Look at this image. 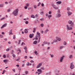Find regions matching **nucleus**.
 <instances>
[{"label":"nucleus","instance_id":"57","mask_svg":"<svg viewBox=\"0 0 75 75\" xmlns=\"http://www.w3.org/2000/svg\"><path fill=\"white\" fill-rule=\"evenodd\" d=\"M0 37H1V38H3V36L2 35H0Z\"/></svg>","mask_w":75,"mask_h":75},{"label":"nucleus","instance_id":"50","mask_svg":"<svg viewBox=\"0 0 75 75\" xmlns=\"http://www.w3.org/2000/svg\"><path fill=\"white\" fill-rule=\"evenodd\" d=\"M20 58H19L18 59H16V61H18V60H20Z\"/></svg>","mask_w":75,"mask_h":75},{"label":"nucleus","instance_id":"39","mask_svg":"<svg viewBox=\"0 0 75 75\" xmlns=\"http://www.w3.org/2000/svg\"><path fill=\"white\" fill-rule=\"evenodd\" d=\"M67 10H70V8L68 7L67 8Z\"/></svg>","mask_w":75,"mask_h":75},{"label":"nucleus","instance_id":"11","mask_svg":"<svg viewBox=\"0 0 75 75\" xmlns=\"http://www.w3.org/2000/svg\"><path fill=\"white\" fill-rule=\"evenodd\" d=\"M7 25V23H6L4 24L1 27V28H3L4 27H6Z\"/></svg>","mask_w":75,"mask_h":75},{"label":"nucleus","instance_id":"51","mask_svg":"<svg viewBox=\"0 0 75 75\" xmlns=\"http://www.w3.org/2000/svg\"><path fill=\"white\" fill-rule=\"evenodd\" d=\"M49 14H52V12H51V11H50L49 12Z\"/></svg>","mask_w":75,"mask_h":75},{"label":"nucleus","instance_id":"25","mask_svg":"<svg viewBox=\"0 0 75 75\" xmlns=\"http://www.w3.org/2000/svg\"><path fill=\"white\" fill-rule=\"evenodd\" d=\"M67 13L69 15H71V14H72V12H68Z\"/></svg>","mask_w":75,"mask_h":75},{"label":"nucleus","instance_id":"41","mask_svg":"<svg viewBox=\"0 0 75 75\" xmlns=\"http://www.w3.org/2000/svg\"><path fill=\"white\" fill-rule=\"evenodd\" d=\"M12 56L13 57H14V58H16V55L14 54H12Z\"/></svg>","mask_w":75,"mask_h":75},{"label":"nucleus","instance_id":"37","mask_svg":"<svg viewBox=\"0 0 75 75\" xmlns=\"http://www.w3.org/2000/svg\"><path fill=\"white\" fill-rule=\"evenodd\" d=\"M24 20H25V21H27V20H28V18H26L24 19Z\"/></svg>","mask_w":75,"mask_h":75},{"label":"nucleus","instance_id":"31","mask_svg":"<svg viewBox=\"0 0 75 75\" xmlns=\"http://www.w3.org/2000/svg\"><path fill=\"white\" fill-rule=\"evenodd\" d=\"M50 55L51 58H53V57H54L53 54H50Z\"/></svg>","mask_w":75,"mask_h":75},{"label":"nucleus","instance_id":"6","mask_svg":"<svg viewBox=\"0 0 75 75\" xmlns=\"http://www.w3.org/2000/svg\"><path fill=\"white\" fill-rule=\"evenodd\" d=\"M51 5L52 6H53L54 8V9H55V10H57L58 9V7H57V6L54 5V4H51Z\"/></svg>","mask_w":75,"mask_h":75},{"label":"nucleus","instance_id":"34","mask_svg":"<svg viewBox=\"0 0 75 75\" xmlns=\"http://www.w3.org/2000/svg\"><path fill=\"white\" fill-rule=\"evenodd\" d=\"M35 54L36 55H37L38 54V53H37V51H35Z\"/></svg>","mask_w":75,"mask_h":75},{"label":"nucleus","instance_id":"23","mask_svg":"<svg viewBox=\"0 0 75 75\" xmlns=\"http://www.w3.org/2000/svg\"><path fill=\"white\" fill-rule=\"evenodd\" d=\"M5 72H6V70H4L3 71V72H2V74H3L4 73H5Z\"/></svg>","mask_w":75,"mask_h":75},{"label":"nucleus","instance_id":"20","mask_svg":"<svg viewBox=\"0 0 75 75\" xmlns=\"http://www.w3.org/2000/svg\"><path fill=\"white\" fill-rule=\"evenodd\" d=\"M29 37L30 38H32L33 37V35L32 34H30L29 35Z\"/></svg>","mask_w":75,"mask_h":75},{"label":"nucleus","instance_id":"55","mask_svg":"<svg viewBox=\"0 0 75 75\" xmlns=\"http://www.w3.org/2000/svg\"><path fill=\"white\" fill-rule=\"evenodd\" d=\"M24 8H25V9H27V8H28V7H27V6H25L24 7Z\"/></svg>","mask_w":75,"mask_h":75},{"label":"nucleus","instance_id":"54","mask_svg":"<svg viewBox=\"0 0 75 75\" xmlns=\"http://www.w3.org/2000/svg\"><path fill=\"white\" fill-rule=\"evenodd\" d=\"M13 39H16V35H13Z\"/></svg>","mask_w":75,"mask_h":75},{"label":"nucleus","instance_id":"4","mask_svg":"<svg viewBox=\"0 0 75 75\" xmlns=\"http://www.w3.org/2000/svg\"><path fill=\"white\" fill-rule=\"evenodd\" d=\"M67 31H68V30H73V28L71 27H70L69 25H67Z\"/></svg>","mask_w":75,"mask_h":75},{"label":"nucleus","instance_id":"16","mask_svg":"<svg viewBox=\"0 0 75 75\" xmlns=\"http://www.w3.org/2000/svg\"><path fill=\"white\" fill-rule=\"evenodd\" d=\"M3 62H5V64H6L7 62H8V60L7 59H5L3 60Z\"/></svg>","mask_w":75,"mask_h":75},{"label":"nucleus","instance_id":"10","mask_svg":"<svg viewBox=\"0 0 75 75\" xmlns=\"http://www.w3.org/2000/svg\"><path fill=\"white\" fill-rule=\"evenodd\" d=\"M38 37V38L40 37V34L38 33V32H37V35L36 36V37Z\"/></svg>","mask_w":75,"mask_h":75},{"label":"nucleus","instance_id":"32","mask_svg":"<svg viewBox=\"0 0 75 75\" xmlns=\"http://www.w3.org/2000/svg\"><path fill=\"white\" fill-rule=\"evenodd\" d=\"M72 57V55H71L69 56V58L71 59Z\"/></svg>","mask_w":75,"mask_h":75},{"label":"nucleus","instance_id":"64","mask_svg":"<svg viewBox=\"0 0 75 75\" xmlns=\"http://www.w3.org/2000/svg\"><path fill=\"white\" fill-rule=\"evenodd\" d=\"M27 56H26L24 57V58H25V59H27Z\"/></svg>","mask_w":75,"mask_h":75},{"label":"nucleus","instance_id":"15","mask_svg":"<svg viewBox=\"0 0 75 75\" xmlns=\"http://www.w3.org/2000/svg\"><path fill=\"white\" fill-rule=\"evenodd\" d=\"M57 70L55 71V75H61V74H59L58 73H57Z\"/></svg>","mask_w":75,"mask_h":75},{"label":"nucleus","instance_id":"13","mask_svg":"<svg viewBox=\"0 0 75 75\" xmlns=\"http://www.w3.org/2000/svg\"><path fill=\"white\" fill-rule=\"evenodd\" d=\"M9 35H10L11 34V35H13V33H12V29H11V30L9 31Z\"/></svg>","mask_w":75,"mask_h":75},{"label":"nucleus","instance_id":"43","mask_svg":"<svg viewBox=\"0 0 75 75\" xmlns=\"http://www.w3.org/2000/svg\"><path fill=\"white\" fill-rule=\"evenodd\" d=\"M60 11L59 9L58 10V14H60Z\"/></svg>","mask_w":75,"mask_h":75},{"label":"nucleus","instance_id":"60","mask_svg":"<svg viewBox=\"0 0 75 75\" xmlns=\"http://www.w3.org/2000/svg\"><path fill=\"white\" fill-rule=\"evenodd\" d=\"M27 47H24V50H27Z\"/></svg>","mask_w":75,"mask_h":75},{"label":"nucleus","instance_id":"56","mask_svg":"<svg viewBox=\"0 0 75 75\" xmlns=\"http://www.w3.org/2000/svg\"><path fill=\"white\" fill-rule=\"evenodd\" d=\"M10 49H9V48L7 49H6V51H9V50Z\"/></svg>","mask_w":75,"mask_h":75},{"label":"nucleus","instance_id":"48","mask_svg":"<svg viewBox=\"0 0 75 75\" xmlns=\"http://www.w3.org/2000/svg\"><path fill=\"white\" fill-rule=\"evenodd\" d=\"M28 21H26L25 22V23L26 24H28Z\"/></svg>","mask_w":75,"mask_h":75},{"label":"nucleus","instance_id":"18","mask_svg":"<svg viewBox=\"0 0 75 75\" xmlns=\"http://www.w3.org/2000/svg\"><path fill=\"white\" fill-rule=\"evenodd\" d=\"M63 44L64 45H67V42L65 41H64L63 43Z\"/></svg>","mask_w":75,"mask_h":75},{"label":"nucleus","instance_id":"47","mask_svg":"<svg viewBox=\"0 0 75 75\" xmlns=\"http://www.w3.org/2000/svg\"><path fill=\"white\" fill-rule=\"evenodd\" d=\"M41 69H42V70H44V69H45L44 67H41Z\"/></svg>","mask_w":75,"mask_h":75},{"label":"nucleus","instance_id":"42","mask_svg":"<svg viewBox=\"0 0 75 75\" xmlns=\"http://www.w3.org/2000/svg\"><path fill=\"white\" fill-rule=\"evenodd\" d=\"M40 26L42 27L44 26V24L43 23H41L40 24Z\"/></svg>","mask_w":75,"mask_h":75},{"label":"nucleus","instance_id":"7","mask_svg":"<svg viewBox=\"0 0 75 75\" xmlns=\"http://www.w3.org/2000/svg\"><path fill=\"white\" fill-rule=\"evenodd\" d=\"M64 56H63L62 57H61L60 59L59 60V61L61 62H62L63 61V59H64Z\"/></svg>","mask_w":75,"mask_h":75},{"label":"nucleus","instance_id":"9","mask_svg":"<svg viewBox=\"0 0 75 75\" xmlns=\"http://www.w3.org/2000/svg\"><path fill=\"white\" fill-rule=\"evenodd\" d=\"M56 3L57 5L58 6L59 5V4H61L62 3V1H58L56 2Z\"/></svg>","mask_w":75,"mask_h":75},{"label":"nucleus","instance_id":"26","mask_svg":"<svg viewBox=\"0 0 75 75\" xmlns=\"http://www.w3.org/2000/svg\"><path fill=\"white\" fill-rule=\"evenodd\" d=\"M4 5L3 4H1L0 5V7H3Z\"/></svg>","mask_w":75,"mask_h":75},{"label":"nucleus","instance_id":"61","mask_svg":"<svg viewBox=\"0 0 75 75\" xmlns=\"http://www.w3.org/2000/svg\"><path fill=\"white\" fill-rule=\"evenodd\" d=\"M35 64L34 63H33V67H35Z\"/></svg>","mask_w":75,"mask_h":75},{"label":"nucleus","instance_id":"62","mask_svg":"<svg viewBox=\"0 0 75 75\" xmlns=\"http://www.w3.org/2000/svg\"><path fill=\"white\" fill-rule=\"evenodd\" d=\"M26 6L28 7V6H29V4H26Z\"/></svg>","mask_w":75,"mask_h":75},{"label":"nucleus","instance_id":"36","mask_svg":"<svg viewBox=\"0 0 75 75\" xmlns=\"http://www.w3.org/2000/svg\"><path fill=\"white\" fill-rule=\"evenodd\" d=\"M40 38H41L39 37V40L38 41V42H40Z\"/></svg>","mask_w":75,"mask_h":75},{"label":"nucleus","instance_id":"49","mask_svg":"<svg viewBox=\"0 0 75 75\" xmlns=\"http://www.w3.org/2000/svg\"><path fill=\"white\" fill-rule=\"evenodd\" d=\"M34 62V61H33V60H31L30 61V62H31V63H33Z\"/></svg>","mask_w":75,"mask_h":75},{"label":"nucleus","instance_id":"5","mask_svg":"<svg viewBox=\"0 0 75 75\" xmlns=\"http://www.w3.org/2000/svg\"><path fill=\"white\" fill-rule=\"evenodd\" d=\"M70 68L71 69L74 68V63L73 62L71 63Z\"/></svg>","mask_w":75,"mask_h":75},{"label":"nucleus","instance_id":"45","mask_svg":"<svg viewBox=\"0 0 75 75\" xmlns=\"http://www.w3.org/2000/svg\"><path fill=\"white\" fill-rule=\"evenodd\" d=\"M29 64H30V63H29V62H28L27 64H26V65L27 66H29Z\"/></svg>","mask_w":75,"mask_h":75},{"label":"nucleus","instance_id":"63","mask_svg":"<svg viewBox=\"0 0 75 75\" xmlns=\"http://www.w3.org/2000/svg\"><path fill=\"white\" fill-rule=\"evenodd\" d=\"M11 10L10 9H8L7 11V12H10V11Z\"/></svg>","mask_w":75,"mask_h":75},{"label":"nucleus","instance_id":"22","mask_svg":"<svg viewBox=\"0 0 75 75\" xmlns=\"http://www.w3.org/2000/svg\"><path fill=\"white\" fill-rule=\"evenodd\" d=\"M36 30V29L35 28H33V33H35Z\"/></svg>","mask_w":75,"mask_h":75},{"label":"nucleus","instance_id":"3","mask_svg":"<svg viewBox=\"0 0 75 75\" xmlns=\"http://www.w3.org/2000/svg\"><path fill=\"white\" fill-rule=\"evenodd\" d=\"M68 23L69 24H71V27H72V26H74V25L73 22H72V21L71 20H69V21Z\"/></svg>","mask_w":75,"mask_h":75},{"label":"nucleus","instance_id":"29","mask_svg":"<svg viewBox=\"0 0 75 75\" xmlns=\"http://www.w3.org/2000/svg\"><path fill=\"white\" fill-rule=\"evenodd\" d=\"M57 42V40L55 39L54 40L53 42Z\"/></svg>","mask_w":75,"mask_h":75},{"label":"nucleus","instance_id":"46","mask_svg":"<svg viewBox=\"0 0 75 75\" xmlns=\"http://www.w3.org/2000/svg\"><path fill=\"white\" fill-rule=\"evenodd\" d=\"M34 8H37V6H36V5H35L34 6Z\"/></svg>","mask_w":75,"mask_h":75},{"label":"nucleus","instance_id":"40","mask_svg":"<svg viewBox=\"0 0 75 75\" xmlns=\"http://www.w3.org/2000/svg\"><path fill=\"white\" fill-rule=\"evenodd\" d=\"M41 6H42V7H44V4L43 3H42L41 4Z\"/></svg>","mask_w":75,"mask_h":75},{"label":"nucleus","instance_id":"35","mask_svg":"<svg viewBox=\"0 0 75 75\" xmlns=\"http://www.w3.org/2000/svg\"><path fill=\"white\" fill-rule=\"evenodd\" d=\"M40 14H41V15H42V14H44V12H43V11H41V12H40Z\"/></svg>","mask_w":75,"mask_h":75},{"label":"nucleus","instance_id":"30","mask_svg":"<svg viewBox=\"0 0 75 75\" xmlns=\"http://www.w3.org/2000/svg\"><path fill=\"white\" fill-rule=\"evenodd\" d=\"M43 44H44V45L47 44H48V43L47 42H43Z\"/></svg>","mask_w":75,"mask_h":75},{"label":"nucleus","instance_id":"12","mask_svg":"<svg viewBox=\"0 0 75 75\" xmlns=\"http://www.w3.org/2000/svg\"><path fill=\"white\" fill-rule=\"evenodd\" d=\"M56 17L58 18H59V17H61V14L60 13H58L56 15Z\"/></svg>","mask_w":75,"mask_h":75},{"label":"nucleus","instance_id":"14","mask_svg":"<svg viewBox=\"0 0 75 75\" xmlns=\"http://www.w3.org/2000/svg\"><path fill=\"white\" fill-rule=\"evenodd\" d=\"M48 31H49V30H48V29H47L45 31L44 33L45 34H47V33Z\"/></svg>","mask_w":75,"mask_h":75},{"label":"nucleus","instance_id":"8","mask_svg":"<svg viewBox=\"0 0 75 75\" xmlns=\"http://www.w3.org/2000/svg\"><path fill=\"white\" fill-rule=\"evenodd\" d=\"M42 63H39L37 65L36 68H39L41 66H42Z\"/></svg>","mask_w":75,"mask_h":75},{"label":"nucleus","instance_id":"27","mask_svg":"<svg viewBox=\"0 0 75 75\" xmlns=\"http://www.w3.org/2000/svg\"><path fill=\"white\" fill-rule=\"evenodd\" d=\"M37 41H34L33 42V44H37Z\"/></svg>","mask_w":75,"mask_h":75},{"label":"nucleus","instance_id":"58","mask_svg":"<svg viewBox=\"0 0 75 75\" xmlns=\"http://www.w3.org/2000/svg\"><path fill=\"white\" fill-rule=\"evenodd\" d=\"M40 21H43L44 19L43 18L40 19Z\"/></svg>","mask_w":75,"mask_h":75},{"label":"nucleus","instance_id":"33","mask_svg":"<svg viewBox=\"0 0 75 75\" xmlns=\"http://www.w3.org/2000/svg\"><path fill=\"white\" fill-rule=\"evenodd\" d=\"M25 74H28V71H25Z\"/></svg>","mask_w":75,"mask_h":75},{"label":"nucleus","instance_id":"21","mask_svg":"<svg viewBox=\"0 0 75 75\" xmlns=\"http://www.w3.org/2000/svg\"><path fill=\"white\" fill-rule=\"evenodd\" d=\"M64 48V46H61L59 47V49L61 50L62 49V48Z\"/></svg>","mask_w":75,"mask_h":75},{"label":"nucleus","instance_id":"59","mask_svg":"<svg viewBox=\"0 0 75 75\" xmlns=\"http://www.w3.org/2000/svg\"><path fill=\"white\" fill-rule=\"evenodd\" d=\"M12 70L14 72H16V71H15V69H12Z\"/></svg>","mask_w":75,"mask_h":75},{"label":"nucleus","instance_id":"2","mask_svg":"<svg viewBox=\"0 0 75 75\" xmlns=\"http://www.w3.org/2000/svg\"><path fill=\"white\" fill-rule=\"evenodd\" d=\"M37 71L38 72H36V74H38V75H40V74H41V73H42V70L41 69H38L37 70Z\"/></svg>","mask_w":75,"mask_h":75},{"label":"nucleus","instance_id":"28","mask_svg":"<svg viewBox=\"0 0 75 75\" xmlns=\"http://www.w3.org/2000/svg\"><path fill=\"white\" fill-rule=\"evenodd\" d=\"M41 2H39V3L38 4L37 6H38V7L39 6H40V5H41Z\"/></svg>","mask_w":75,"mask_h":75},{"label":"nucleus","instance_id":"52","mask_svg":"<svg viewBox=\"0 0 75 75\" xmlns=\"http://www.w3.org/2000/svg\"><path fill=\"white\" fill-rule=\"evenodd\" d=\"M5 17H4V18H1V20H4V19H5Z\"/></svg>","mask_w":75,"mask_h":75},{"label":"nucleus","instance_id":"38","mask_svg":"<svg viewBox=\"0 0 75 75\" xmlns=\"http://www.w3.org/2000/svg\"><path fill=\"white\" fill-rule=\"evenodd\" d=\"M57 40L58 41H61V38H59L57 39Z\"/></svg>","mask_w":75,"mask_h":75},{"label":"nucleus","instance_id":"1","mask_svg":"<svg viewBox=\"0 0 75 75\" xmlns=\"http://www.w3.org/2000/svg\"><path fill=\"white\" fill-rule=\"evenodd\" d=\"M18 9H16L13 12L12 14L15 16H17L18 15Z\"/></svg>","mask_w":75,"mask_h":75},{"label":"nucleus","instance_id":"19","mask_svg":"<svg viewBox=\"0 0 75 75\" xmlns=\"http://www.w3.org/2000/svg\"><path fill=\"white\" fill-rule=\"evenodd\" d=\"M25 33L26 34L28 33V30L26 29H25L24 30Z\"/></svg>","mask_w":75,"mask_h":75},{"label":"nucleus","instance_id":"44","mask_svg":"<svg viewBox=\"0 0 75 75\" xmlns=\"http://www.w3.org/2000/svg\"><path fill=\"white\" fill-rule=\"evenodd\" d=\"M3 57L4 58H6V55L5 54H4L3 56Z\"/></svg>","mask_w":75,"mask_h":75},{"label":"nucleus","instance_id":"53","mask_svg":"<svg viewBox=\"0 0 75 75\" xmlns=\"http://www.w3.org/2000/svg\"><path fill=\"white\" fill-rule=\"evenodd\" d=\"M14 50H12V51H11V54H13V53H14Z\"/></svg>","mask_w":75,"mask_h":75},{"label":"nucleus","instance_id":"24","mask_svg":"<svg viewBox=\"0 0 75 75\" xmlns=\"http://www.w3.org/2000/svg\"><path fill=\"white\" fill-rule=\"evenodd\" d=\"M31 18H35V16L34 15H32L31 16Z\"/></svg>","mask_w":75,"mask_h":75},{"label":"nucleus","instance_id":"17","mask_svg":"<svg viewBox=\"0 0 75 75\" xmlns=\"http://www.w3.org/2000/svg\"><path fill=\"white\" fill-rule=\"evenodd\" d=\"M48 17L49 18V19H50V18L52 17V15H49L48 16Z\"/></svg>","mask_w":75,"mask_h":75}]
</instances>
